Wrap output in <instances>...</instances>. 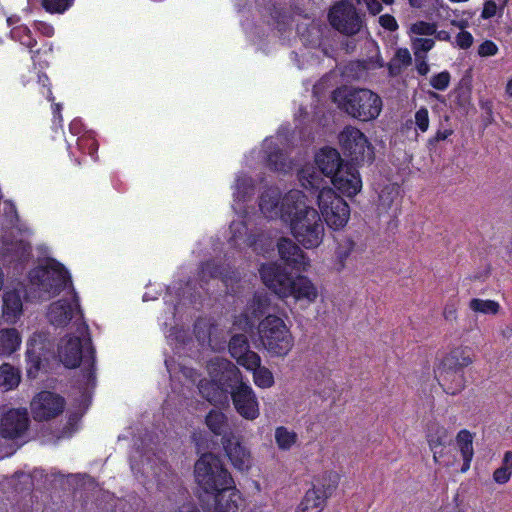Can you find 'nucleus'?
Here are the masks:
<instances>
[{
  "mask_svg": "<svg viewBox=\"0 0 512 512\" xmlns=\"http://www.w3.org/2000/svg\"><path fill=\"white\" fill-rule=\"evenodd\" d=\"M54 117H58L61 120V109L62 105L60 103H54L52 106Z\"/></svg>",
  "mask_w": 512,
  "mask_h": 512,
  "instance_id": "obj_63",
  "label": "nucleus"
},
{
  "mask_svg": "<svg viewBox=\"0 0 512 512\" xmlns=\"http://www.w3.org/2000/svg\"><path fill=\"white\" fill-rule=\"evenodd\" d=\"M453 134L452 129H444L438 130L434 136L428 139V146L434 147L438 142L446 140L449 136Z\"/></svg>",
  "mask_w": 512,
  "mask_h": 512,
  "instance_id": "obj_53",
  "label": "nucleus"
},
{
  "mask_svg": "<svg viewBox=\"0 0 512 512\" xmlns=\"http://www.w3.org/2000/svg\"><path fill=\"white\" fill-rule=\"evenodd\" d=\"M338 138L343 154L349 158L347 163H353L359 166L364 162H373V147L360 129L353 126H346L340 132Z\"/></svg>",
  "mask_w": 512,
  "mask_h": 512,
  "instance_id": "obj_9",
  "label": "nucleus"
},
{
  "mask_svg": "<svg viewBox=\"0 0 512 512\" xmlns=\"http://www.w3.org/2000/svg\"><path fill=\"white\" fill-rule=\"evenodd\" d=\"M280 214L290 225L295 239L306 249L318 247L324 238V224L319 212L306 204L299 190L289 191L282 199Z\"/></svg>",
  "mask_w": 512,
  "mask_h": 512,
  "instance_id": "obj_2",
  "label": "nucleus"
},
{
  "mask_svg": "<svg viewBox=\"0 0 512 512\" xmlns=\"http://www.w3.org/2000/svg\"><path fill=\"white\" fill-rule=\"evenodd\" d=\"M260 277L264 285L281 298L289 297L293 288V277L276 264L261 266Z\"/></svg>",
  "mask_w": 512,
  "mask_h": 512,
  "instance_id": "obj_13",
  "label": "nucleus"
},
{
  "mask_svg": "<svg viewBox=\"0 0 512 512\" xmlns=\"http://www.w3.org/2000/svg\"><path fill=\"white\" fill-rule=\"evenodd\" d=\"M250 180L248 178H238L236 180V190L238 197L244 198L248 193L249 190H252V185H250Z\"/></svg>",
  "mask_w": 512,
  "mask_h": 512,
  "instance_id": "obj_52",
  "label": "nucleus"
},
{
  "mask_svg": "<svg viewBox=\"0 0 512 512\" xmlns=\"http://www.w3.org/2000/svg\"><path fill=\"white\" fill-rule=\"evenodd\" d=\"M28 277L31 285L48 297L59 295L67 286L73 287L68 270L54 259L31 269Z\"/></svg>",
  "mask_w": 512,
  "mask_h": 512,
  "instance_id": "obj_6",
  "label": "nucleus"
},
{
  "mask_svg": "<svg viewBox=\"0 0 512 512\" xmlns=\"http://www.w3.org/2000/svg\"><path fill=\"white\" fill-rule=\"evenodd\" d=\"M355 248V243L353 240L349 238H345L341 240L336 248V260H337V269L340 271L345 267V263L347 259L350 257L351 253Z\"/></svg>",
  "mask_w": 512,
  "mask_h": 512,
  "instance_id": "obj_38",
  "label": "nucleus"
},
{
  "mask_svg": "<svg viewBox=\"0 0 512 512\" xmlns=\"http://www.w3.org/2000/svg\"><path fill=\"white\" fill-rule=\"evenodd\" d=\"M437 25L435 23L423 20L417 21L411 25V32L417 35L431 36L436 33Z\"/></svg>",
  "mask_w": 512,
  "mask_h": 512,
  "instance_id": "obj_41",
  "label": "nucleus"
},
{
  "mask_svg": "<svg viewBox=\"0 0 512 512\" xmlns=\"http://www.w3.org/2000/svg\"><path fill=\"white\" fill-rule=\"evenodd\" d=\"M436 38L438 40H441V41H448L450 39V34L448 31H445V30H441V31H436Z\"/></svg>",
  "mask_w": 512,
  "mask_h": 512,
  "instance_id": "obj_61",
  "label": "nucleus"
},
{
  "mask_svg": "<svg viewBox=\"0 0 512 512\" xmlns=\"http://www.w3.org/2000/svg\"><path fill=\"white\" fill-rule=\"evenodd\" d=\"M280 259L293 270L305 271L309 266V258L291 239L282 237L277 242Z\"/></svg>",
  "mask_w": 512,
  "mask_h": 512,
  "instance_id": "obj_20",
  "label": "nucleus"
},
{
  "mask_svg": "<svg viewBox=\"0 0 512 512\" xmlns=\"http://www.w3.org/2000/svg\"><path fill=\"white\" fill-rule=\"evenodd\" d=\"M339 106L353 118L371 121L379 116L382 110V99L369 89H350L342 97Z\"/></svg>",
  "mask_w": 512,
  "mask_h": 512,
  "instance_id": "obj_7",
  "label": "nucleus"
},
{
  "mask_svg": "<svg viewBox=\"0 0 512 512\" xmlns=\"http://www.w3.org/2000/svg\"><path fill=\"white\" fill-rule=\"evenodd\" d=\"M65 408V399L50 391L39 392L31 402V412L35 421L42 422L56 418Z\"/></svg>",
  "mask_w": 512,
  "mask_h": 512,
  "instance_id": "obj_12",
  "label": "nucleus"
},
{
  "mask_svg": "<svg viewBox=\"0 0 512 512\" xmlns=\"http://www.w3.org/2000/svg\"><path fill=\"white\" fill-rule=\"evenodd\" d=\"M498 51V46L492 40H485L478 47V55L481 57L494 56Z\"/></svg>",
  "mask_w": 512,
  "mask_h": 512,
  "instance_id": "obj_46",
  "label": "nucleus"
},
{
  "mask_svg": "<svg viewBox=\"0 0 512 512\" xmlns=\"http://www.w3.org/2000/svg\"><path fill=\"white\" fill-rule=\"evenodd\" d=\"M22 299L17 290L5 291L3 295V317L7 322H15L22 314Z\"/></svg>",
  "mask_w": 512,
  "mask_h": 512,
  "instance_id": "obj_25",
  "label": "nucleus"
},
{
  "mask_svg": "<svg viewBox=\"0 0 512 512\" xmlns=\"http://www.w3.org/2000/svg\"><path fill=\"white\" fill-rule=\"evenodd\" d=\"M228 350L232 358L243 368H255L261 363L260 356L250 349V344L245 334L233 335L228 343Z\"/></svg>",
  "mask_w": 512,
  "mask_h": 512,
  "instance_id": "obj_18",
  "label": "nucleus"
},
{
  "mask_svg": "<svg viewBox=\"0 0 512 512\" xmlns=\"http://www.w3.org/2000/svg\"><path fill=\"white\" fill-rule=\"evenodd\" d=\"M364 16L358 12L351 1L340 0L329 9L328 21L341 34L353 36L362 29Z\"/></svg>",
  "mask_w": 512,
  "mask_h": 512,
  "instance_id": "obj_10",
  "label": "nucleus"
},
{
  "mask_svg": "<svg viewBox=\"0 0 512 512\" xmlns=\"http://www.w3.org/2000/svg\"><path fill=\"white\" fill-rule=\"evenodd\" d=\"M392 60L399 63L403 67H407L412 63V57L410 51L407 48H398Z\"/></svg>",
  "mask_w": 512,
  "mask_h": 512,
  "instance_id": "obj_47",
  "label": "nucleus"
},
{
  "mask_svg": "<svg viewBox=\"0 0 512 512\" xmlns=\"http://www.w3.org/2000/svg\"><path fill=\"white\" fill-rule=\"evenodd\" d=\"M20 383V373L12 365L4 363L0 366V387L4 390H12Z\"/></svg>",
  "mask_w": 512,
  "mask_h": 512,
  "instance_id": "obj_32",
  "label": "nucleus"
},
{
  "mask_svg": "<svg viewBox=\"0 0 512 512\" xmlns=\"http://www.w3.org/2000/svg\"><path fill=\"white\" fill-rule=\"evenodd\" d=\"M473 456L474 455H470V456H462L463 458V464H462V467H461V472H466L469 470L470 468V465H471V461L473 459Z\"/></svg>",
  "mask_w": 512,
  "mask_h": 512,
  "instance_id": "obj_60",
  "label": "nucleus"
},
{
  "mask_svg": "<svg viewBox=\"0 0 512 512\" xmlns=\"http://www.w3.org/2000/svg\"><path fill=\"white\" fill-rule=\"evenodd\" d=\"M274 436L277 447L282 451L290 450L298 439V436L294 431H290L284 426L277 427L275 429Z\"/></svg>",
  "mask_w": 512,
  "mask_h": 512,
  "instance_id": "obj_34",
  "label": "nucleus"
},
{
  "mask_svg": "<svg viewBox=\"0 0 512 512\" xmlns=\"http://www.w3.org/2000/svg\"><path fill=\"white\" fill-rule=\"evenodd\" d=\"M230 273L229 266L213 259H209L201 262L198 276L202 282L207 283L210 279H221L226 283L228 280L232 279Z\"/></svg>",
  "mask_w": 512,
  "mask_h": 512,
  "instance_id": "obj_23",
  "label": "nucleus"
},
{
  "mask_svg": "<svg viewBox=\"0 0 512 512\" xmlns=\"http://www.w3.org/2000/svg\"><path fill=\"white\" fill-rule=\"evenodd\" d=\"M74 0H41V6L50 14H62L67 11Z\"/></svg>",
  "mask_w": 512,
  "mask_h": 512,
  "instance_id": "obj_40",
  "label": "nucleus"
},
{
  "mask_svg": "<svg viewBox=\"0 0 512 512\" xmlns=\"http://www.w3.org/2000/svg\"><path fill=\"white\" fill-rule=\"evenodd\" d=\"M473 40V36L470 32L462 30L456 36V45L460 49L466 50L472 46Z\"/></svg>",
  "mask_w": 512,
  "mask_h": 512,
  "instance_id": "obj_48",
  "label": "nucleus"
},
{
  "mask_svg": "<svg viewBox=\"0 0 512 512\" xmlns=\"http://www.w3.org/2000/svg\"><path fill=\"white\" fill-rule=\"evenodd\" d=\"M293 288L291 294L296 300L305 299L308 302H314L318 296V291L312 281L303 275H298L293 279Z\"/></svg>",
  "mask_w": 512,
  "mask_h": 512,
  "instance_id": "obj_26",
  "label": "nucleus"
},
{
  "mask_svg": "<svg viewBox=\"0 0 512 512\" xmlns=\"http://www.w3.org/2000/svg\"><path fill=\"white\" fill-rule=\"evenodd\" d=\"M456 443L462 456L474 455L473 434L469 430H460L456 436Z\"/></svg>",
  "mask_w": 512,
  "mask_h": 512,
  "instance_id": "obj_39",
  "label": "nucleus"
},
{
  "mask_svg": "<svg viewBox=\"0 0 512 512\" xmlns=\"http://www.w3.org/2000/svg\"><path fill=\"white\" fill-rule=\"evenodd\" d=\"M426 437L429 447L433 451V459L437 462L438 457L436 449L446 444L448 431L444 426L439 425L438 423H430L427 428Z\"/></svg>",
  "mask_w": 512,
  "mask_h": 512,
  "instance_id": "obj_29",
  "label": "nucleus"
},
{
  "mask_svg": "<svg viewBox=\"0 0 512 512\" xmlns=\"http://www.w3.org/2000/svg\"><path fill=\"white\" fill-rule=\"evenodd\" d=\"M222 446L232 466L239 471L249 470L252 466L250 450L242 444L236 435L222 441Z\"/></svg>",
  "mask_w": 512,
  "mask_h": 512,
  "instance_id": "obj_21",
  "label": "nucleus"
},
{
  "mask_svg": "<svg viewBox=\"0 0 512 512\" xmlns=\"http://www.w3.org/2000/svg\"><path fill=\"white\" fill-rule=\"evenodd\" d=\"M26 356L28 361L31 363V368H34L36 371H38L42 363L41 356L36 354L35 351L30 347L27 349Z\"/></svg>",
  "mask_w": 512,
  "mask_h": 512,
  "instance_id": "obj_55",
  "label": "nucleus"
},
{
  "mask_svg": "<svg viewBox=\"0 0 512 512\" xmlns=\"http://www.w3.org/2000/svg\"><path fill=\"white\" fill-rule=\"evenodd\" d=\"M443 316L446 320L452 321L457 317V309L454 304H446L443 311Z\"/></svg>",
  "mask_w": 512,
  "mask_h": 512,
  "instance_id": "obj_57",
  "label": "nucleus"
},
{
  "mask_svg": "<svg viewBox=\"0 0 512 512\" xmlns=\"http://www.w3.org/2000/svg\"><path fill=\"white\" fill-rule=\"evenodd\" d=\"M331 182L341 194L347 197L357 195L362 188L358 165L345 163V166L331 178Z\"/></svg>",
  "mask_w": 512,
  "mask_h": 512,
  "instance_id": "obj_16",
  "label": "nucleus"
},
{
  "mask_svg": "<svg viewBox=\"0 0 512 512\" xmlns=\"http://www.w3.org/2000/svg\"><path fill=\"white\" fill-rule=\"evenodd\" d=\"M98 150V144L95 140H89V154L93 157Z\"/></svg>",
  "mask_w": 512,
  "mask_h": 512,
  "instance_id": "obj_62",
  "label": "nucleus"
},
{
  "mask_svg": "<svg viewBox=\"0 0 512 512\" xmlns=\"http://www.w3.org/2000/svg\"><path fill=\"white\" fill-rule=\"evenodd\" d=\"M280 204V194L275 189H267L263 191L259 198V208L263 214H271L276 212Z\"/></svg>",
  "mask_w": 512,
  "mask_h": 512,
  "instance_id": "obj_33",
  "label": "nucleus"
},
{
  "mask_svg": "<svg viewBox=\"0 0 512 512\" xmlns=\"http://www.w3.org/2000/svg\"><path fill=\"white\" fill-rule=\"evenodd\" d=\"M71 300L59 299L50 304L47 317L49 322L56 327H65L77 313L83 317V313L79 303L78 293L74 287L70 290Z\"/></svg>",
  "mask_w": 512,
  "mask_h": 512,
  "instance_id": "obj_14",
  "label": "nucleus"
},
{
  "mask_svg": "<svg viewBox=\"0 0 512 512\" xmlns=\"http://www.w3.org/2000/svg\"><path fill=\"white\" fill-rule=\"evenodd\" d=\"M323 481H328L326 485H313L302 499L296 512H321L326 500L332 495L339 483V475L336 472H328L322 477Z\"/></svg>",
  "mask_w": 512,
  "mask_h": 512,
  "instance_id": "obj_11",
  "label": "nucleus"
},
{
  "mask_svg": "<svg viewBox=\"0 0 512 512\" xmlns=\"http://www.w3.org/2000/svg\"><path fill=\"white\" fill-rule=\"evenodd\" d=\"M415 125L416 128L424 133L429 128V112L426 107H421L415 112Z\"/></svg>",
  "mask_w": 512,
  "mask_h": 512,
  "instance_id": "obj_43",
  "label": "nucleus"
},
{
  "mask_svg": "<svg viewBox=\"0 0 512 512\" xmlns=\"http://www.w3.org/2000/svg\"><path fill=\"white\" fill-rule=\"evenodd\" d=\"M229 395L236 412L242 418L255 420L259 417V402L254 390L248 383L238 385Z\"/></svg>",
  "mask_w": 512,
  "mask_h": 512,
  "instance_id": "obj_15",
  "label": "nucleus"
},
{
  "mask_svg": "<svg viewBox=\"0 0 512 512\" xmlns=\"http://www.w3.org/2000/svg\"><path fill=\"white\" fill-rule=\"evenodd\" d=\"M402 68H403V66L400 65L399 63L395 62L394 60H391L387 64L388 73L391 77H396V76L400 75V73L402 72Z\"/></svg>",
  "mask_w": 512,
  "mask_h": 512,
  "instance_id": "obj_58",
  "label": "nucleus"
},
{
  "mask_svg": "<svg viewBox=\"0 0 512 512\" xmlns=\"http://www.w3.org/2000/svg\"><path fill=\"white\" fill-rule=\"evenodd\" d=\"M505 91L509 97H512V78L507 82Z\"/></svg>",
  "mask_w": 512,
  "mask_h": 512,
  "instance_id": "obj_64",
  "label": "nucleus"
},
{
  "mask_svg": "<svg viewBox=\"0 0 512 512\" xmlns=\"http://www.w3.org/2000/svg\"><path fill=\"white\" fill-rule=\"evenodd\" d=\"M29 427V417L25 409H9L2 415L0 435L4 439L14 440Z\"/></svg>",
  "mask_w": 512,
  "mask_h": 512,
  "instance_id": "obj_17",
  "label": "nucleus"
},
{
  "mask_svg": "<svg viewBox=\"0 0 512 512\" xmlns=\"http://www.w3.org/2000/svg\"><path fill=\"white\" fill-rule=\"evenodd\" d=\"M315 163L321 174L331 179L345 166L346 162L341 158L337 149L326 146L316 153Z\"/></svg>",
  "mask_w": 512,
  "mask_h": 512,
  "instance_id": "obj_22",
  "label": "nucleus"
},
{
  "mask_svg": "<svg viewBox=\"0 0 512 512\" xmlns=\"http://www.w3.org/2000/svg\"><path fill=\"white\" fill-rule=\"evenodd\" d=\"M21 338L15 328L0 330V355L9 356L20 346Z\"/></svg>",
  "mask_w": 512,
  "mask_h": 512,
  "instance_id": "obj_30",
  "label": "nucleus"
},
{
  "mask_svg": "<svg viewBox=\"0 0 512 512\" xmlns=\"http://www.w3.org/2000/svg\"><path fill=\"white\" fill-rule=\"evenodd\" d=\"M262 346L271 356L285 357L292 350L294 338L282 318L269 314L258 325Z\"/></svg>",
  "mask_w": 512,
  "mask_h": 512,
  "instance_id": "obj_5",
  "label": "nucleus"
},
{
  "mask_svg": "<svg viewBox=\"0 0 512 512\" xmlns=\"http://www.w3.org/2000/svg\"><path fill=\"white\" fill-rule=\"evenodd\" d=\"M414 56L417 73L421 76H426L430 71V66L427 63V55L422 54L420 51H414Z\"/></svg>",
  "mask_w": 512,
  "mask_h": 512,
  "instance_id": "obj_45",
  "label": "nucleus"
},
{
  "mask_svg": "<svg viewBox=\"0 0 512 512\" xmlns=\"http://www.w3.org/2000/svg\"><path fill=\"white\" fill-rule=\"evenodd\" d=\"M498 5L494 0H487L483 5V9L481 12V18L490 19L494 17L497 13Z\"/></svg>",
  "mask_w": 512,
  "mask_h": 512,
  "instance_id": "obj_51",
  "label": "nucleus"
},
{
  "mask_svg": "<svg viewBox=\"0 0 512 512\" xmlns=\"http://www.w3.org/2000/svg\"><path fill=\"white\" fill-rule=\"evenodd\" d=\"M450 80L451 75L445 70L433 75L430 79V85L438 91H444L448 88Z\"/></svg>",
  "mask_w": 512,
  "mask_h": 512,
  "instance_id": "obj_42",
  "label": "nucleus"
},
{
  "mask_svg": "<svg viewBox=\"0 0 512 512\" xmlns=\"http://www.w3.org/2000/svg\"><path fill=\"white\" fill-rule=\"evenodd\" d=\"M266 164L274 171H286L288 168L287 157L284 151L278 146L267 145Z\"/></svg>",
  "mask_w": 512,
  "mask_h": 512,
  "instance_id": "obj_31",
  "label": "nucleus"
},
{
  "mask_svg": "<svg viewBox=\"0 0 512 512\" xmlns=\"http://www.w3.org/2000/svg\"><path fill=\"white\" fill-rule=\"evenodd\" d=\"M194 476L204 512H242L244 498L219 456L203 453L195 462Z\"/></svg>",
  "mask_w": 512,
  "mask_h": 512,
  "instance_id": "obj_1",
  "label": "nucleus"
},
{
  "mask_svg": "<svg viewBox=\"0 0 512 512\" xmlns=\"http://www.w3.org/2000/svg\"><path fill=\"white\" fill-rule=\"evenodd\" d=\"M38 84L40 93L50 102H54L55 97L51 90L49 77L45 73L38 74Z\"/></svg>",
  "mask_w": 512,
  "mask_h": 512,
  "instance_id": "obj_44",
  "label": "nucleus"
},
{
  "mask_svg": "<svg viewBox=\"0 0 512 512\" xmlns=\"http://www.w3.org/2000/svg\"><path fill=\"white\" fill-rule=\"evenodd\" d=\"M299 178L306 189L319 190L317 202L326 224L334 229L343 228L350 217L348 203L331 188H321L322 179L315 171L301 170Z\"/></svg>",
  "mask_w": 512,
  "mask_h": 512,
  "instance_id": "obj_3",
  "label": "nucleus"
},
{
  "mask_svg": "<svg viewBox=\"0 0 512 512\" xmlns=\"http://www.w3.org/2000/svg\"><path fill=\"white\" fill-rule=\"evenodd\" d=\"M370 14L377 15L382 11V4L378 0H364Z\"/></svg>",
  "mask_w": 512,
  "mask_h": 512,
  "instance_id": "obj_56",
  "label": "nucleus"
},
{
  "mask_svg": "<svg viewBox=\"0 0 512 512\" xmlns=\"http://www.w3.org/2000/svg\"><path fill=\"white\" fill-rule=\"evenodd\" d=\"M469 308L474 312L495 315L499 312L500 305L494 300L473 298L469 302Z\"/></svg>",
  "mask_w": 512,
  "mask_h": 512,
  "instance_id": "obj_37",
  "label": "nucleus"
},
{
  "mask_svg": "<svg viewBox=\"0 0 512 512\" xmlns=\"http://www.w3.org/2000/svg\"><path fill=\"white\" fill-rule=\"evenodd\" d=\"M60 361L67 368H77L81 362L87 365V377H94L95 374V349L91 338L88 337L85 343L81 338L70 336L64 344L58 348Z\"/></svg>",
  "mask_w": 512,
  "mask_h": 512,
  "instance_id": "obj_8",
  "label": "nucleus"
},
{
  "mask_svg": "<svg viewBox=\"0 0 512 512\" xmlns=\"http://www.w3.org/2000/svg\"><path fill=\"white\" fill-rule=\"evenodd\" d=\"M270 14L278 24L282 22V18L285 16L284 12L281 9H278L275 4L272 5Z\"/></svg>",
  "mask_w": 512,
  "mask_h": 512,
  "instance_id": "obj_59",
  "label": "nucleus"
},
{
  "mask_svg": "<svg viewBox=\"0 0 512 512\" xmlns=\"http://www.w3.org/2000/svg\"><path fill=\"white\" fill-rule=\"evenodd\" d=\"M253 372V380L256 386L260 388H270L274 385V376L272 372L261 363L255 368H245Z\"/></svg>",
  "mask_w": 512,
  "mask_h": 512,
  "instance_id": "obj_36",
  "label": "nucleus"
},
{
  "mask_svg": "<svg viewBox=\"0 0 512 512\" xmlns=\"http://www.w3.org/2000/svg\"><path fill=\"white\" fill-rule=\"evenodd\" d=\"M379 24L386 30L393 32L398 29V23L394 16L383 14L379 17Z\"/></svg>",
  "mask_w": 512,
  "mask_h": 512,
  "instance_id": "obj_50",
  "label": "nucleus"
},
{
  "mask_svg": "<svg viewBox=\"0 0 512 512\" xmlns=\"http://www.w3.org/2000/svg\"><path fill=\"white\" fill-rule=\"evenodd\" d=\"M199 391L203 398L213 405H221L228 401L227 392L214 378L212 380L201 381Z\"/></svg>",
  "mask_w": 512,
  "mask_h": 512,
  "instance_id": "obj_28",
  "label": "nucleus"
},
{
  "mask_svg": "<svg viewBox=\"0 0 512 512\" xmlns=\"http://www.w3.org/2000/svg\"><path fill=\"white\" fill-rule=\"evenodd\" d=\"M435 45L431 38H418L414 42L415 51H420L422 54L429 52Z\"/></svg>",
  "mask_w": 512,
  "mask_h": 512,
  "instance_id": "obj_49",
  "label": "nucleus"
},
{
  "mask_svg": "<svg viewBox=\"0 0 512 512\" xmlns=\"http://www.w3.org/2000/svg\"><path fill=\"white\" fill-rule=\"evenodd\" d=\"M34 28L45 37H52L54 35V27L44 21H35Z\"/></svg>",
  "mask_w": 512,
  "mask_h": 512,
  "instance_id": "obj_54",
  "label": "nucleus"
},
{
  "mask_svg": "<svg viewBox=\"0 0 512 512\" xmlns=\"http://www.w3.org/2000/svg\"><path fill=\"white\" fill-rule=\"evenodd\" d=\"M512 476V451H506L502 465L493 472V480L497 484H506Z\"/></svg>",
  "mask_w": 512,
  "mask_h": 512,
  "instance_id": "obj_35",
  "label": "nucleus"
},
{
  "mask_svg": "<svg viewBox=\"0 0 512 512\" xmlns=\"http://www.w3.org/2000/svg\"><path fill=\"white\" fill-rule=\"evenodd\" d=\"M213 367V378L220 384L227 394H231V391L236 389L238 385L245 383L242 380V373L231 361L216 358L213 362Z\"/></svg>",
  "mask_w": 512,
  "mask_h": 512,
  "instance_id": "obj_19",
  "label": "nucleus"
},
{
  "mask_svg": "<svg viewBox=\"0 0 512 512\" xmlns=\"http://www.w3.org/2000/svg\"><path fill=\"white\" fill-rule=\"evenodd\" d=\"M205 424L216 436H221V442L235 435L228 423L227 416L219 410L212 409L205 417Z\"/></svg>",
  "mask_w": 512,
  "mask_h": 512,
  "instance_id": "obj_24",
  "label": "nucleus"
},
{
  "mask_svg": "<svg viewBox=\"0 0 512 512\" xmlns=\"http://www.w3.org/2000/svg\"><path fill=\"white\" fill-rule=\"evenodd\" d=\"M472 363L471 352L467 347L454 348L441 359L434 374L446 394L457 395L465 388L464 369Z\"/></svg>",
  "mask_w": 512,
  "mask_h": 512,
  "instance_id": "obj_4",
  "label": "nucleus"
},
{
  "mask_svg": "<svg viewBox=\"0 0 512 512\" xmlns=\"http://www.w3.org/2000/svg\"><path fill=\"white\" fill-rule=\"evenodd\" d=\"M10 37L12 40L19 42L21 45L28 48L31 59L35 61V59L40 54V48H36L37 40L33 37L30 28L24 24L17 25L12 27L10 31Z\"/></svg>",
  "mask_w": 512,
  "mask_h": 512,
  "instance_id": "obj_27",
  "label": "nucleus"
}]
</instances>
